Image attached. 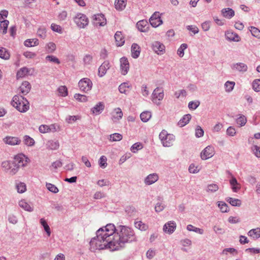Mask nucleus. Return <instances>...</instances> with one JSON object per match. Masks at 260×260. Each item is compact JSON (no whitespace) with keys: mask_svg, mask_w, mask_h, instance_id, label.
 I'll use <instances>...</instances> for the list:
<instances>
[{"mask_svg":"<svg viewBox=\"0 0 260 260\" xmlns=\"http://www.w3.org/2000/svg\"><path fill=\"white\" fill-rule=\"evenodd\" d=\"M110 68V64L108 61H105L99 68V76L100 77H103Z\"/></svg>","mask_w":260,"mask_h":260,"instance_id":"obj_20","label":"nucleus"},{"mask_svg":"<svg viewBox=\"0 0 260 260\" xmlns=\"http://www.w3.org/2000/svg\"><path fill=\"white\" fill-rule=\"evenodd\" d=\"M46 49L48 53H52L56 49V45L52 42H50L47 44Z\"/></svg>","mask_w":260,"mask_h":260,"instance_id":"obj_58","label":"nucleus"},{"mask_svg":"<svg viewBox=\"0 0 260 260\" xmlns=\"http://www.w3.org/2000/svg\"><path fill=\"white\" fill-rule=\"evenodd\" d=\"M251 150L257 157H260V147L254 145L251 147Z\"/></svg>","mask_w":260,"mask_h":260,"instance_id":"obj_64","label":"nucleus"},{"mask_svg":"<svg viewBox=\"0 0 260 260\" xmlns=\"http://www.w3.org/2000/svg\"><path fill=\"white\" fill-rule=\"evenodd\" d=\"M252 35L258 39H260V30L254 26H251L249 28Z\"/></svg>","mask_w":260,"mask_h":260,"instance_id":"obj_48","label":"nucleus"},{"mask_svg":"<svg viewBox=\"0 0 260 260\" xmlns=\"http://www.w3.org/2000/svg\"><path fill=\"white\" fill-rule=\"evenodd\" d=\"M120 71L121 73L123 75L127 74L129 69V64L127 58L123 57L120 59Z\"/></svg>","mask_w":260,"mask_h":260,"instance_id":"obj_10","label":"nucleus"},{"mask_svg":"<svg viewBox=\"0 0 260 260\" xmlns=\"http://www.w3.org/2000/svg\"><path fill=\"white\" fill-rule=\"evenodd\" d=\"M9 22L7 20H4L1 21L0 24V30L3 29V34H5L7 31V28L9 25Z\"/></svg>","mask_w":260,"mask_h":260,"instance_id":"obj_45","label":"nucleus"},{"mask_svg":"<svg viewBox=\"0 0 260 260\" xmlns=\"http://www.w3.org/2000/svg\"><path fill=\"white\" fill-rule=\"evenodd\" d=\"M18 205L25 211L27 212H32L34 211V207L32 204L27 203L25 200H21L18 203Z\"/></svg>","mask_w":260,"mask_h":260,"instance_id":"obj_18","label":"nucleus"},{"mask_svg":"<svg viewBox=\"0 0 260 260\" xmlns=\"http://www.w3.org/2000/svg\"><path fill=\"white\" fill-rule=\"evenodd\" d=\"M137 27L141 32H147L149 28V24L145 20H142L137 23Z\"/></svg>","mask_w":260,"mask_h":260,"instance_id":"obj_17","label":"nucleus"},{"mask_svg":"<svg viewBox=\"0 0 260 260\" xmlns=\"http://www.w3.org/2000/svg\"><path fill=\"white\" fill-rule=\"evenodd\" d=\"M230 183L232 186V189L235 192H237L241 188V185L238 183L237 179L235 177H232L230 180Z\"/></svg>","mask_w":260,"mask_h":260,"instance_id":"obj_29","label":"nucleus"},{"mask_svg":"<svg viewBox=\"0 0 260 260\" xmlns=\"http://www.w3.org/2000/svg\"><path fill=\"white\" fill-rule=\"evenodd\" d=\"M46 187L51 192L53 193H57L58 192V188L53 184L49 183H46Z\"/></svg>","mask_w":260,"mask_h":260,"instance_id":"obj_56","label":"nucleus"},{"mask_svg":"<svg viewBox=\"0 0 260 260\" xmlns=\"http://www.w3.org/2000/svg\"><path fill=\"white\" fill-rule=\"evenodd\" d=\"M122 139V136L118 133H114L110 135L109 140L110 141H119Z\"/></svg>","mask_w":260,"mask_h":260,"instance_id":"obj_44","label":"nucleus"},{"mask_svg":"<svg viewBox=\"0 0 260 260\" xmlns=\"http://www.w3.org/2000/svg\"><path fill=\"white\" fill-rule=\"evenodd\" d=\"M176 228V223L174 221H170L165 224L163 231L168 234H172Z\"/></svg>","mask_w":260,"mask_h":260,"instance_id":"obj_11","label":"nucleus"},{"mask_svg":"<svg viewBox=\"0 0 260 260\" xmlns=\"http://www.w3.org/2000/svg\"><path fill=\"white\" fill-rule=\"evenodd\" d=\"M150 24L154 27H156L162 23V20L161 19L160 14L158 12H155L149 19Z\"/></svg>","mask_w":260,"mask_h":260,"instance_id":"obj_9","label":"nucleus"},{"mask_svg":"<svg viewBox=\"0 0 260 260\" xmlns=\"http://www.w3.org/2000/svg\"><path fill=\"white\" fill-rule=\"evenodd\" d=\"M28 160V158L25 155L20 153L14 157V160L13 162L19 167H23L27 165Z\"/></svg>","mask_w":260,"mask_h":260,"instance_id":"obj_7","label":"nucleus"},{"mask_svg":"<svg viewBox=\"0 0 260 260\" xmlns=\"http://www.w3.org/2000/svg\"><path fill=\"white\" fill-rule=\"evenodd\" d=\"M140 47L136 43H133L131 47L132 56L134 58H137L140 54Z\"/></svg>","mask_w":260,"mask_h":260,"instance_id":"obj_22","label":"nucleus"},{"mask_svg":"<svg viewBox=\"0 0 260 260\" xmlns=\"http://www.w3.org/2000/svg\"><path fill=\"white\" fill-rule=\"evenodd\" d=\"M46 147L49 150H57L59 147V143L58 141L49 140L46 144Z\"/></svg>","mask_w":260,"mask_h":260,"instance_id":"obj_24","label":"nucleus"},{"mask_svg":"<svg viewBox=\"0 0 260 260\" xmlns=\"http://www.w3.org/2000/svg\"><path fill=\"white\" fill-rule=\"evenodd\" d=\"M159 138L163 146L167 147L172 146L175 140L174 135L169 134L167 131L164 129L160 133Z\"/></svg>","mask_w":260,"mask_h":260,"instance_id":"obj_3","label":"nucleus"},{"mask_svg":"<svg viewBox=\"0 0 260 260\" xmlns=\"http://www.w3.org/2000/svg\"><path fill=\"white\" fill-rule=\"evenodd\" d=\"M187 48V45L185 43L182 44L179 48L177 50V54L180 57H182L184 56V51Z\"/></svg>","mask_w":260,"mask_h":260,"instance_id":"obj_46","label":"nucleus"},{"mask_svg":"<svg viewBox=\"0 0 260 260\" xmlns=\"http://www.w3.org/2000/svg\"><path fill=\"white\" fill-rule=\"evenodd\" d=\"M246 118L244 115L240 116L236 120L237 123L240 126H244L246 124Z\"/></svg>","mask_w":260,"mask_h":260,"instance_id":"obj_52","label":"nucleus"},{"mask_svg":"<svg viewBox=\"0 0 260 260\" xmlns=\"http://www.w3.org/2000/svg\"><path fill=\"white\" fill-rule=\"evenodd\" d=\"M151 117V113L149 111H145L140 114V118L144 122H147Z\"/></svg>","mask_w":260,"mask_h":260,"instance_id":"obj_36","label":"nucleus"},{"mask_svg":"<svg viewBox=\"0 0 260 260\" xmlns=\"http://www.w3.org/2000/svg\"><path fill=\"white\" fill-rule=\"evenodd\" d=\"M59 95L61 96H66L68 95V89L65 86H60L58 88Z\"/></svg>","mask_w":260,"mask_h":260,"instance_id":"obj_49","label":"nucleus"},{"mask_svg":"<svg viewBox=\"0 0 260 260\" xmlns=\"http://www.w3.org/2000/svg\"><path fill=\"white\" fill-rule=\"evenodd\" d=\"M191 115L189 114L184 115L182 118L178 121V125L180 127H183L186 125L190 120Z\"/></svg>","mask_w":260,"mask_h":260,"instance_id":"obj_28","label":"nucleus"},{"mask_svg":"<svg viewBox=\"0 0 260 260\" xmlns=\"http://www.w3.org/2000/svg\"><path fill=\"white\" fill-rule=\"evenodd\" d=\"M11 104L20 112H25L29 108L28 101L20 95H15L13 98Z\"/></svg>","mask_w":260,"mask_h":260,"instance_id":"obj_2","label":"nucleus"},{"mask_svg":"<svg viewBox=\"0 0 260 260\" xmlns=\"http://www.w3.org/2000/svg\"><path fill=\"white\" fill-rule=\"evenodd\" d=\"M13 161H5L2 164V167L4 168L7 172L9 171L11 168H12Z\"/></svg>","mask_w":260,"mask_h":260,"instance_id":"obj_50","label":"nucleus"},{"mask_svg":"<svg viewBox=\"0 0 260 260\" xmlns=\"http://www.w3.org/2000/svg\"><path fill=\"white\" fill-rule=\"evenodd\" d=\"M225 37L227 40L234 41L239 42L240 41V37L236 33H235L231 30H228L225 32Z\"/></svg>","mask_w":260,"mask_h":260,"instance_id":"obj_19","label":"nucleus"},{"mask_svg":"<svg viewBox=\"0 0 260 260\" xmlns=\"http://www.w3.org/2000/svg\"><path fill=\"white\" fill-rule=\"evenodd\" d=\"M78 86L81 91L86 92L91 90L92 83L89 79L85 78L79 81Z\"/></svg>","mask_w":260,"mask_h":260,"instance_id":"obj_6","label":"nucleus"},{"mask_svg":"<svg viewBox=\"0 0 260 260\" xmlns=\"http://www.w3.org/2000/svg\"><path fill=\"white\" fill-rule=\"evenodd\" d=\"M3 141L10 145H19L21 143V140L16 137L7 136L4 138Z\"/></svg>","mask_w":260,"mask_h":260,"instance_id":"obj_13","label":"nucleus"},{"mask_svg":"<svg viewBox=\"0 0 260 260\" xmlns=\"http://www.w3.org/2000/svg\"><path fill=\"white\" fill-rule=\"evenodd\" d=\"M93 20L96 25L103 26L106 24V19L102 14H97L93 16Z\"/></svg>","mask_w":260,"mask_h":260,"instance_id":"obj_15","label":"nucleus"},{"mask_svg":"<svg viewBox=\"0 0 260 260\" xmlns=\"http://www.w3.org/2000/svg\"><path fill=\"white\" fill-rule=\"evenodd\" d=\"M142 145L140 143H136L131 147V150L133 153H136L138 150L142 148Z\"/></svg>","mask_w":260,"mask_h":260,"instance_id":"obj_51","label":"nucleus"},{"mask_svg":"<svg viewBox=\"0 0 260 260\" xmlns=\"http://www.w3.org/2000/svg\"><path fill=\"white\" fill-rule=\"evenodd\" d=\"M92 56L90 54H86L83 58L85 64H90L92 60Z\"/></svg>","mask_w":260,"mask_h":260,"instance_id":"obj_63","label":"nucleus"},{"mask_svg":"<svg viewBox=\"0 0 260 260\" xmlns=\"http://www.w3.org/2000/svg\"><path fill=\"white\" fill-rule=\"evenodd\" d=\"M74 21L77 26L80 28H85L89 23L87 16L82 13H78L74 18Z\"/></svg>","mask_w":260,"mask_h":260,"instance_id":"obj_4","label":"nucleus"},{"mask_svg":"<svg viewBox=\"0 0 260 260\" xmlns=\"http://www.w3.org/2000/svg\"><path fill=\"white\" fill-rule=\"evenodd\" d=\"M252 87L255 91L258 92L260 91V80L255 79L253 81Z\"/></svg>","mask_w":260,"mask_h":260,"instance_id":"obj_55","label":"nucleus"},{"mask_svg":"<svg viewBox=\"0 0 260 260\" xmlns=\"http://www.w3.org/2000/svg\"><path fill=\"white\" fill-rule=\"evenodd\" d=\"M200 104V102L198 101L196 102L191 101L188 103V106L190 109L195 110L199 106Z\"/></svg>","mask_w":260,"mask_h":260,"instance_id":"obj_62","label":"nucleus"},{"mask_svg":"<svg viewBox=\"0 0 260 260\" xmlns=\"http://www.w3.org/2000/svg\"><path fill=\"white\" fill-rule=\"evenodd\" d=\"M231 68L233 70L241 73L246 72L248 69L247 66L243 62L234 63L231 66Z\"/></svg>","mask_w":260,"mask_h":260,"instance_id":"obj_14","label":"nucleus"},{"mask_svg":"<svg viewBox=\"0 0 260 260\" xmlns=\"http://www.w3.org/2000/svg\"><path fill=\"white\" fill-rule=\"evenodd\" d=\"M135 227L141 231H146L148 229V225L141 221H138L135 222Z\"/></svg>","mask_w":260,"mask_h":260,"instance_id":"obj_41","label":"nucleus"},{"mask_svg":"<svg viewBox=\"0 0 260 260\" xmlns=\"http://www.w3.org/2000/svg\"><path fill=\"white\" fill-rule=\"evenodd\" d=\"M158 179L159 176L157 173L150 174L145 178L144 183L146 185H150L156 182Z\"/></svg>","mask_w":260,"mask_h":260,"instance_id":"obj_12","label":"nucleus"},{"mask_svg":"<svg viewBox=\"0 0 260 260\" xmlns=\"http://www.w3.org/2000/svg\"><path fill=\"white\" fill-rule=\"evenodd\" d=\"M24 143L28 146H32L35 144V140L29 136L25 135L23 137Z\"/></svg>","mask_w":260,"mask_h":260,"instance_id":"obj_38","label":"nucleus"},{"mask_svg":"<svg viewBox=\"0 0 260 260\" xmlns=\"http://www.w3.org/2000/svg\"><path fill=\"white\" fill-rule=\"evenodd\" d=\"M104 108L105 105L103 103L99 102L91 109V111L93 114L98 115L102 112Z\"/></svg>","mask_w":260,"mask_h":260,"instance_id":"obj_26","label":"nucleus"},{"mask_svg":"<svg viewBox=\"0 0 260 260\" xmlns=\"http://www.w3.org/2000/svg\"><path fill=\"white\" fill-rule=\"evenodd\" d=\"M219 189L218 185L215 183L208 184L206 188V191L208 192H215Z\"/></svg>","mask_w":260,"mask_h":260,"instance_id":"obj_37","label":"nucleus"},{"mask_svg":"<svg viewBox=\"0 0 260 260\" xmlns=\"http://www.w3.org/2000/svg\"><path fill=\"white\" fill-rule=\"evenodd\" d=\"M204 132L202 127L198 125L196 128L195 135L197 138H200L204 136Z\"/></svg>","mask_w":260,"mask_h":260,"instance_id":"obj_57","label":"nucleus"},{"mask_svg":"<svg viewBox=\"0 0 260 260\" xmlns=\"http://www.w3.org/2000/svg\"><path fill=\"white\" fill-rule=\"evenodd\" d=\"M126 5V0H116L115 8L117 10L122 11L124 9Z\"/></svg>","mask_w":260,"mask_h":260,"instance_id":"obj_30","label":"nucleus"},{"mask_svg":"<svg viewBox=\"0 0 260 260\" xmlns=\"http://www.w3.org/2000/svg\"><path fill=\"white\" fill-rule=\"evenodd\" d=\"M24 45L26 47H33L39 45V40L37 39H27L25 41Z\"/></svg>","mask_w":260,"mask_h":260,"instance_id":"obj_34","label":"nucleus"},{"mask_svg":"<svg viewBox=\"0 0 260 260\" xmlns=\"http://www.w3.org/2000/svg\"><path fill=\"white\" fill-rule=\"evenodd\" d=\"M31 85L28 81H24L22 82L20 87L21 92L24 95L27 94L30 90Z\"/></svg>","mask_w":260,"mask_h":260,"instance_id":"obj_27","label":"nucleus"},{"mask_svg":"<svg viewBox=\"0 0 260 260\" xmlns=\"http://www.w3.org/2000/svg\"><path fill=\"white\" fill-rule=\"evenodd\" d=\"M213 229L214 232L217 234L222 235L225 233L224 229L219 226L214 225Z\"/></svg>","mask_w":260,"mask_h":260,"instance_id":"obj_60","label":"nucleus"},{"mask_svg":"<svg viewBox=\"0 0 260 260\" xmlns=\"http://www.w3.org/2000/svg\"><path fill=\"white\" fill-rule=\"evenodd\" d=\"M214 153V148L211 145H209L201 152V157L202 159L206 160L212 157Z\"/></svg>","mask_w":260,"mask_h":260,"instance_id":"obj_8","label":"nucleus"},{"mask_svg":"<svg viewBox=\"0 0 260 260\" xmlns=\"http://www.w3.org/2000/svg\"><path fill=\"white\" fill-rule=\"evenodd\" d=\"M152 47L153 50L158 54H163L165 51V47L164 45L159 42H154L152 44Z\"/></svg>","mask_w":260,"mask_h":260,"instance_id":"obj_16","label":"nucleus"},{"mask_svg":"<svg viewBox=\"0 0 260 260\" xmlns=\"http://www.w3.org/2000/svg\"><path fill=\"white\" fill-rule=\"evenodd\" d=\"M114 38L117 46H122L124 44L125 40L121 31H117L115 34Z\"/></svg>","mask_w":260,"mask_h":260,"instance_id":"obj_23","label":"nucleus"},{"mask_svg":"<svg viewBox=\"0 0 260 260\" xmlns=\"http://www.w3.org/2000/svg\"><path fill=\"white\" fill-rule=\"evenodd\" d=\"M99 165L102 168H105L107 166V158L106 156H102L99 160Z\"/></svg>","mask_w":260,"mask_h":260,"instance_id":"obj_59","label":"nucleus"},{"mask_svg":"<svg viewBox=\"0 0 260 260\" xmlns=\"http://www.w3.org/2000/svg\"><path fill=\"white\" fill-rule=\"evenodd\" d=\"M235 85V83L233 81H226L224 84L225 91L228 92L232 91Z\"/></svg>","mask_w":260,"mask_h":260,"instance_id":"obj_42","label":"nucleus"},{"mask_svg":"<svg viewBox=\"0 0 260 260\" xmlns=\"http://www.w3.org/2000/svg\"><path fill=\"white\" fill-rule=\"evenodd\" d=\"M38 36L42 39H45L46 36V30L45 27H41L37 31Z\"/></svg>","mask_w":260,"mask_h":260,"instance_id":"obj_53","label":"nucleus"},{"mask_svg":"<svg viewBox=\"0 0 260 260\" xmlns=\"http://www.w3.org/2000/svg\"><path fill=\"white\" fill-rule=\"evenodd\" d=\"M16 187L18 192L20 193L24 192L26 190L25 184L21 182L16 183Z\"/></svg>","mask_w":260,"mask_h":260,"instance_id":"obj_39","label":"nucleus"},{"mask_svg":"<svg viewBox=\"0 0 260 260\" xmlns=\"http://www.w3.org/2000/svg\"><path fill=\"white\" fill-rule=\"evenodd\" d=\"M218 206L220 208L221 212L225 213L229 211V207L228 205L224 202H218Z\"/></svg>","mask_w":260,"mask_h":260,"instance_id":"obj_43","label":"nucleus"},{"mask_svg":"<svg viewBox=\"0 0 260 260\" xmlns=\"http://www.w3.org/2000/svg\"><path fill=\"white\" fill-rule=\"evenodd\" d=\"M226 201L233 206L239 207L241 205V201L239 199L229 197L226 199Z\"/></svg>","mask_w":260,"mask_h":260,"instance_id":"obj_35","label":"nucleus"},{"mask_svg":"<svg viewBox=\"0 0 260 260\" xmlns=\"http://www.w3.org/2000/svg\"><path fill=\"white\" fill-rule=\"evenodd\" d=\"M29 72V69L26 67L21 68L17 73V78L19 79L24 77L28 74Z\"/></svg>","mask_w":260,"mask_h":260,"instance_id":"obj_32","label":"nucleus"},{"mask_svg":"<svg viewBox=\"0 0 260 260\" xmlns=\"http://www.w3.org/2000/svg\"><path fill=\"white\" fill-rule=\"evenodd\" d=\"M248 235L253 239H258L260 237V228L254 229L250 230Z\"/></svg>","mask_w":260,"mask_h":260,"instance_id":"obj_31","label":"nucleus"},{"mask_svg":"<svg viewBox=\"0 0 260 260\" xmlns=\"http://www.w3.org/2000/svg\"><path fill=\"white\" fill-rule=\"evenodd\" d=\"M164 97V89L162 87L155 88L152 94V101L157 105L160 104V101H162Z\"/></svg>","mask_w":260,"mask_h":260,"instance_id":"obj_5","label":"nucleus"},{"mask_svg":"<svg viewBox=\"0 0 260 260\" xmlns=\"http://www.w3.org/2000/svg\"><path fill=\"white\" fill-rule=\"evenodd\" d=\"M221 12L222 16L227 19H231L235 15V11L230 8L222 9Z\"/></svg>","mask_w":260,"mask_h":260,"instance_id":"obj_25","label":"nucleus"},{"mask_svg":"<svg viewBox=\"0 0 260 260\" xmlns=\"http://www.w3.org/2000/svg\"><path fill=\"white\" fill-rule=\"evenodd\" d=\"M186 229L189 231H192L201 235L204 234V230L203 229L196 228L191 224H188Z\"/></svg>","mask_w":260,"mask_h":260,"instance_id":"obj_40","label":"nucleus"},{"mask_svg":"<svg viewBox=\"0 0 260 260\" xmlns=\"http://www.w3.org/2000/svg\"><path fill=\"white\" fill-rule=\"evenodd\" d=\"M74 98L76 100L81 102H85L87 101V98L86 95L79 93H76L74 95Z\"/></svg>","mask_w":260,"mask_h":260,"instance_id":"obj_54","label":"nucleus"},{"mask_svg":"<svg viewBox=\"0 0 260 260\" xmlns=\"http://www.w3.org/2000/svg\"><path fill=\"white\" fill-rule=\"evenodd\" d=\"M129 86L127 83H122L119 86V91L122 93L126 94V92L128 91Z\"/></svg>","mask_w":260,"mask_h":260,"instance_id":"obj_47","label":"nucleus"},{"mask_svg":"<svg viewBox=\"0 0 260 260\" xmlns=\"http://www.w3.org/2000/svg\"><path fill=\"white\" fill-rule=\"evenodd\" d=\"M96 236L90 241L91 251L96 250L109 249L114 251L123 248L125 244L137 241L134 230L129 226L119 225L117 228L112 223L99 229Z\"/></svg>","mask_w":260,"mask_h":260,"instance_id":"obj_1","label":"nucleus"},{"mask_svg":"<svg viewBox=\"0 0 260 260\" xmlns=\"http://www.w3.org/2000/svg\"><path fill=\"white\" fill-rule=\"evenodd\" d=\"M123 116V113L119 108L114 109V111L112 113L111 119L114 122H117L121 119Z\"/></svg>","mask_w":260,"mask_h":260,"instance_id":"obj_21","label":"nucleus"},{"mask_svg":"<svg viewBox=\"0 0 260 260\" xmlns=\"http://www.w3.org/2000/svg\"><path fill=\"white\" fill-rule=\"evenodd\" d=\"M46 59L52 62H54L57 64L60 63V61L56 57L53 55H47L46 57Z\"/></svg>","mask_w":260,"mask_h":260,"instance_id":"obj_61","label":"nucleus"},{"mask_svg":"<svg viewBox=\"0 0 260 260\" xmlns=\"http://www.w3.org/2000/svg\"><path fill=\"white\" fill-rule=\"evenodd\" d=\"M10 54L8 51L4 47H0V58L8 60L10 58Z\"/></svg>","mask_w":260,"mask_h":260,"instance_id":"obj_33","label":"nucleus"}]
</instances>
